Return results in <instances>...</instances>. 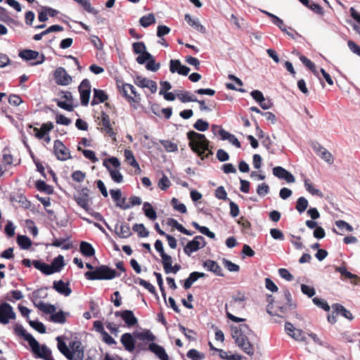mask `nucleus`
<instances>
[{
  "mask_svg": "<svg viewBox=\"0 0 360 360\" xmlns=\"http://www.w3.org/2000/svg\"><path fill=\"white\" fill-rule=\"evenodd\" d=\"M187 138L191 150L197 154L202 160L209 158L213 155L212 147L210 146V141L204 134L195 131H189L187 133Z\"/></svg>",
  "mask_w": 360,
  "mask_h": 360,
  "instance_id": "f257e3e1",
  "label": "nucleus"
},
{
  "mask_svg": "<svg viewBox=\"0 0 360 360\" xmlns=\"http://www.w3.org/2000/svg\"><path fill=\"white\" fill-rule=\"evenodd\" d=\"M251 334H253V333L247 324L231 327V335L236 345L250 356H252L255 353L254 346L249 339V335Z\"/></svg>",
  "mask_w": 360,
  "mask_h": 360,
  "instance_id": "f03ea898",
  "label": "nucleus"
},
{
  "mask_svg": "<svg viewBox=\"0 0 360 360\" xmlns=\"http://www.w3.org/2000/svg\"><path fill=\"white\" fill-rule=\"evenodd\" d=\"M86 279L94 280H110L120 275L117 274L115 269L110 268L106 265H101L96 267L94 271H89L84 274Z\"/></svg>",
  "mask_w": 360,
  "mask_h": 360,
  "instance_id": "7ed1b4c3",
  "label": "nucleus"
},
{
  "mask_svg": "<svg viewBox=\"0 0 360 360\" xmlns=\"http://www.w3.org/2000/svg\"><path fill=\"white\" fill-rule=\"evenodd\" d=\"M297 304L292 300V295L288 289L283 291V299L282 302L278 301L276 303V310L274 312V316L284 317L285 314L289 311L295 309Z\"/></svg>",
  "mask_w": 360,
  "mask_h": 360,
  "instance_id": "20e7f679",
  "label": "nucleus"
},
{
  "mask_svg": "<svg viewBox=\"0 0 360 360\" xmlns=\"http://www.w3.org/2000/svg\"><path fill=\"white\" fill-rule=\"evenodd\" d=\"M103 165L107 169L115 183L120 184L123 181L124 177L120 172L121 164L117 158L110 157L103 160Z\"/></svg>",
  "mask_w": 360,
  "mask_h": 360,
  "instance_id": "39448f33",
  "label": "nucleus"
},
{
  "mask_svg": "<svg viewBox=\"0 0 360 360\" xmlns=\"http://www.w3.org/2000/svg\"><path fill=\"white\" fill-rule=\"evenodd\" d=\"M119 93L129 103H138L141 101V96L139 94L134 86L130 84L124 83L118 80L116 82Z\"/></svg>",
  "mask_w": 360,
  "mask_h": 360,
  "instance_id": "423d86ee",
  "label": "nucleus"
},
{
  "mask_svg": "<svg viewBox=\"0 0 360 360\" xmlns=\"http://www.w3.org/2000/svg\"><path fill=\"white\" fill-rule=\"evenodd\" d=\"M98 129L100 131L110 137L114 142H116L117 131L112 126L110 116L105 112L101 111L100 115L98 117Z\"/></svg>",
  "mask_w": 360,
  "mask_h": 360,
  "instance_id": "0eeeda50",
  "label": "nucleus"
},
{
  "mask_svg": "<svg viewBox=\"0 0 360 360\" xmlns=\"http://www.w3.org/2000/svg\"><path fill=\"white\" fill-rule=\"evenodd\" d=\"M246 300V297L245 295L244 292H238L236 295H233L231 297V300L229 302V304H226L225 305V309L226 316L229 318V319L231 320L232 321L239 323L243 322L245 321L244 319L237 317L233 314H231L228 311V306H229L231 308L235 307L236 304H238L240 305V308L244 309L245 308V300Z\"/></svg>",
  "mask_w": 360,
  "mask_h": 360,
  "instance_id": "6e6552de",
  "label": "nucleus"
},
{
  "mask_svg": "<svg viewBox=\"0 0 360 360\" xmlns=\"http://www.w3.org/2000/svg\"><path fill=\"white\" fill-rule=\"evenodd\" d=\"M30 346L32 353L36 357L44 360H54L51 355V349L46 345H39L38 341L35 339L31 340Z\"/></svg>",
  "mask_w": 360,
  "mask_h": 360,
  "instance_id": "1a4fd4ad",
  "label": "nucleus"
},
{
  "mask_svg": "<svg viewBox=\"0 0 360 360\" xmlns=\"http://www.w3.org/2000/svg\"><path fill=\"white\" fill-rule=\"evenodd\" d=\"M53 153L56 158L60 161H65L72 158L70 150L58 139L54 141Z\"/></svg>",
  "mask_w": 360,
  "mask_h": 360,
  "instance_id": "9d476101",
  "label": "nucleus"
},
{
  "mask_svg": "<svg viewBox=\"0 0 360 360\" xmlns=\"http://www.w3.org/2000/svg\"><path fill=\"white\" fill-rule=\"evenodd\" d=\"M69 354L66 358L69 360H83L84 347L79 341H73L70 343Z\"/></svg>",
  "mask_w": 360,
  "mask_h": 360,
  "instance_id": "9b49d317",
  "label": "nucleus"
},
{
  "mask_svg": "<svg viewBox=\"0 0 360 360\" xmlns=\"http://www.w3.org/2000/svg\"><path fill=\"white\" fill-rule=\"evenodd\" d=\"M53 77L57 84L66 86L72 82V77L67 72L65 69L59 67L53 72Z\"/></svg>",
  "mask_w": 360,
  "mask_h": 360,
  "instance_id": "f8f14e48",
  "label": "nucleus"
},
{
  "mask_svg": "<svg viewBox=\"0 0 360 360\" xmlns=\"http://www.w3.org/2000/svg\"><path fill=\"white\" fill-rule=\"evenodd\" d=\"M78 89L80 94L81 104L86 106L89 102L91 94V84L89 79H83Z\"/></svg>",
  "mask_w": 360,
  "mask_h": 360,
  "instance_id": "ddd939ff",
  "label": "nucleus"
},
{
  "mask_svg": "<svg viewBox=\"0 0 360 360\" xmlns=\"http://www.w3.org/2000/svg\"><path fill=\"white\" fill-rule=\"evenodd\" d=\"M15 314L8 303L0 304V323L7 324L11 319H15Z\"/></svg>",
  "mask_w": 360,
  "mask_h": 360,
  "instance_id": "4468645a",
  "label": "nucleus"
},
{
  "mask_svg": "<svg viewBox=\"0 0 360 360\" xmlns=\"http://www.w3.org/2000/svg\"><path fill=\"white\" fill-rule=\"evenodd\" d=\"M19 56L27 61L39 58V60L33 63L32 65H39L45 60V56L44 54L39 55L38 51L30 49H25L20 51Z\"/></svg>",
  "mask_w": 360,
  "mask_h": 360,
  "instance_id": "2eb2a0df",
  "label": "nucleus"
},
{
  "mask_svg": "<svg viewBox=\"0 0 360 360\" xmlns=\"http://www.w3.org/2000/svg\"><path fill=\"white\" fill-rule=\"evenodd\" d=\"M115 316L121 317L128 327H132L138 323V320L131 310L117 311Z\"/></svg>",
  "mask_w": 360,
  "mask_h": 360,
  "instance_id": "dca6fc26",
  "label": "nucleus"
},
{
  "mask_svg": "<svg viewBox=\"0 0 360 360\" xmlns=\"http://www.w3.org/2000/svg\"><path fill=\"white\" fill-rule=\"evenodd\" d=\"M190 70V68L182 65L179 60L171 59L169 61V71L172 73L177 72L179 75L186 76Z\"/></svg>",
  "mask_w": 360,
  "mask_h": 360,
  "instance_id": "f3484780",
  "label": "nucleus"
},
{
  "mask_svg": "<svg viewBox=\"0 0 360 360\" xmlns=\"http://www.w3.org/2000/svg\"><path fill=\"white\" fill-rule=\"evenodd\" d=\"M110 193L112 200L115 202L117 207L122 210H127L130 208L129 203L126 202V198L122 197V192L120 189H111L110 190Z\"/></svg>",
  "mask_w": 360,
  "mask_h": 360,
  "instance_id": "a211bd4d",
  "label": "nucleus"
},
{
  "mask_svg": "<svg viewBox=\"0 0 360 360\" xmlns=\"http://www.w3.org/2000/svg\"><path fill=\"white\" fill-rule=\"evenodd\" d=\"M75 200L77 205L84 209L86 211L89 210V190L87 188H82L79 192V195L75 196Z\"/></svg>",
  "mask_w": 360,
  "mask_h": 360,
  "instance_id": "6ab92c4d",
  "label": "nucleus"
},
{
  "mask_svg": "<svg viewBox=\"0 0 360 360\" xmlns=\"http://www.w3.org/2000/svg\"><path fill=\"white\" fill-rule=\"evenodd\" d=\"M273 174L281 179H285L288 183H294V176L282 167L278 166L273 169Z\"/></svg>",
  "mask_w": 360,
  "mask_h": 360,
  "instance_id": "aec40b11",
  "label": "nucleus"
},
{
  "mask_svg": "<svg viewBox=\"0 0 360 360\" xmlns=\"http://www.w3.org/2000/svg\"><path fill=\"white\" fill-rule=\"evenodd\" d=\"M120 342L127 351L131 352L134 350L136 341L131 333H124L121 336Z\"/></svg>",
  "mask_w": 360,
  "mask_h": 360,
  "instance_id": "412c9836",
  "label": "nucleus"
},
{
  "mask_svg": "<svg viewBox=\"0 0 360 360\" xmlns=\"http://www.w3.org/2000/svg\"><path fill=\"white\" fill-rule=\"evenodd\" d=\"M69 285V283H65L62 280L55 281L53 283V289L56 290V291H57L58 293L65 296H69L72 292V290Z\"/></svg>",
  "mask_w": 360,
  "mask_h": 360,
  "instance_id": "4be33fe9",
  "label": "nucleus"
},
{
  "mask_svg": "<svg viewBox=\"0 0 360 360\" xmlns=\"http://www.w3.org/2000/svg\"><path fill=\"white\" fill-rule=\"evenodd\" d=\"M148 349L154 353L160 360H169V356L162 346L152 342L149 344Z\"/></svg>",
  "mask_w": 360,
  "mask_h": 360,
  "instance_id": "5701e85b",
  "label": "nucleus"
},
{
  "mask_svg": "<svg viewBox=\"0 0 360 360\" xmlns=\"http://www.w3.org/2000/svg\"><path fill=\"white\" fill-rule=\"evenodd\" d=\"M203 266L207 269V270L214 273L217 276H224L222 269L217 262L214 260L207 259L203 262Z\"/></svg>",
  "mask_w": 360,
  "mask_h": 360,
  "instance_id": "b1692460",
  "label": "nucleus"
},
{
  "mask_svg": "<svg viewBox=\"0 0 360 360\" xmlns=\"http://www.w3.org/2000/svg\"><path fill=\"white\" fill-rule=\"evenodd\" d=\"M314 150L323 160L329 164L333 163L334 158L332 154L324 147L321 146L320 144H316L314 146Z\"/></svg>",
  "mask_w": 360,
  "mask_h": 360,
  "instance_id": "393cba45",
  "label": "nucleus"
},
{
  "mask_svg": "<svg viewBox=\"0 0 360 360\" xmlns=\"http://www.w3.org/2000/svg\"><path fill=\"white\" fill-rule=\"evenodd\" d=\"M116 234L122 238H127L132 235L130 226L128 224L122 223L121 224H116L115 226Z\"/></svg>",
  "mask_w": 360,
  "mask_h": 360,
  "instance_id": "a878e982",
  "label": "nucleus"
},
{
  "mask_svg": "<svg viewBox=\"0 0 360 360\" xmlns=\"http://www.w3.org/2000/svg\"><path fill=\"white\" fill-rule=\"evenodd\" d=\"M108 99V94L101 89H94V96L91 101V105H96L101 103H104Z\"/></svg>",
  "mask_w": 360,
  "mask_h": 360,
  "instance_id": "bb28decb",
  "label": "nucleus"
},
{
  "mask_svg": "<svg viewBox=\"0 0 360 360\" xmlns=\"http://www.w3.org/2000/svg\"><path fill=\"white\" fill-rule=\"evenodd\" d=\"M10 200L13 202H18L19 205L24 208H29L30 207V202L22 193H16L11 194L10 196Z\"/></svg>",
  "mask_w": 360,
  "mask_h": 360,
  "instance_id": "cd10ccee",
  "label": "nucleus"
},
{
  "mask_svg": "<svg viewBox=\"0 0 360 360\" xmlns=\"http://www.w3.org/2000/svg\"><path fill=\"white\" fill-rule=\"evenodd\" d=\"M124 157L126 159V161L128 162L129 165L135 168V173L136 174H140L141 172V169L140 168V166L135 159L134 154L131 150L126 149L124 150Z\"/></svg>",
  "mask_w": 360,
  "mask_h": 360,
  "instance_id": "c85d7f7f",
  "label": "nucleus"
},
{
  "mask_svg": "<svg viewBox=\"0 0 360 360\" xmlns=\"http://www.w3.org/2000/svg\"><path fill=\"white\" fill-rule=\"evenodd\" d=\"M167 225L172 226V228L176 229L179 232L187 235L191 236L193 233L186 229H185L181 224H180L176 219L173 218H168L167 219Z\"/></svg>",
  "mask_w": 360,
  "mask_h": 360,
  "instance_id": "c756f323",
  "label": "nucleus"
},
{
  "mask_svg": "<svg viewBox=\"0 0 360 360\" xmlns=\"http://www.w3.org/2000/svg\"><path fill=\"white\" fill-rule=\"evenodd\" d=\"M81 253L86 257H92L95 255V250L93 246L88 242L82 241L79 245Z\"/></svg>",
  "mask_w": 360,
  "mask_h": 360,
  "instance_id": "7c9ffc66",
  "label": "nucleus"
},
{
  "mask_svg": "<svg viewBox=\"0 0 360 360\" xmlns=\"http://www.w3.org/2000/svg\"><path fill=\"white\" fill-rule=\"evenodd\" d=\"M332 307L335 312H336L337 314H340L342 316H343L348 320L352 321L354 319V316H352V313L342 304L336 303L333 304Z\"/></svg>",
  "mask_w": 360,
  "mask_h": 360,
  "instance_id": "2f4dec72",
  "label": "nucleus"
},
{
  "mask_svg": "<svg viewBox=\"0 0 360 360\" xmlns=\"http://www.w3.org/2000/svg\"><path fill=\"white\" fill-rule=\"evenodd\" d=\"M34 305L41 311L47 314H52L56 312V307L53 304L45 303L42 301H39V302L34 303Z\"/></svg>",
  "mask_w": 360,
  "mask_h": 360,
  "instance_id": "473e14b6",
  "label": "nucleus"
},
{
  "mask_svg": "<svg viewBox=\"0 0 360 360\" xmlns=\"http://www.w3.org/2000/svg\"><path fill=\"white\" fill-rule=\"evenodd\" d=\"M32 264L37 269L41 271L46 275L53 274V271L51 270L50 265L42 262L40 260H33Z\"/></svg>",
  "mask_w": 360,
  "mask_h": 360,
  "instance_id": "72a5a7b5",
  "label": "nucleus"
},
{
  "mask_svg": "<svg viewBox=\"0 0 360 360\" xmlns=\"http://www.w3.org/2000/svg\"><path fill=\"white\" fill-rule=\"evenodd\" d=\"M202 248L200 241L191 240L189 241L184 248V251L186 255L190 256L192 252L198 251L199 249Z\"/></svg>",
  "mask_w": 360,
  "mask_h": 360,
  "instance_id": "f704fd0d",
  "label": "nucleus"
},
{
  "mask_svg": "<svg viewBox=\"0 0 360 360\" xmlns=\"http://www.w3.org/2000/svg\"><path fill=\"white\" fill-rule=\"evenodd\" d=\"M185 20L187 23L197 31L205 33L206 30L198 20H193L189 14L185 15Z\"/></svg>",
  "mask_w": 360,
  "mask_h": 360,
  "instance_id": "c9c22d12",
  "label": "nucleus"
},
{
  "mask_svg": "<svg viewBox=\"0 0 360 360\" xmlns=\"http://www.w3.org/2000/svg\"><path fill=\"white\" fill-rule=\"evenodd\" d=\"M14 330L18 335L22 337L27 341L29 345L31 344V340H35V338L31 334L28 333L22 326L16 325L14 328Z\"/></svg>",
  "mask_w": 360,
  "mask_h": 360,
  "instance_id": "e433bc0d",
  "label": "nucleus"
},
{
  "mask_svg": "<svg viewBox=\"0 0 360 360\" xmlns=\"http://www.w3.org/2000/svg\"><path fill=\"white\" fill-rule=\"evenodd\" d=\"M64 264V258L62 255H58L53 259L51 264L50 265L51 270L53 271V273L60 271Z\"/></svg>",
  "mask_w": 360,
  "mask_h": 360,
  "instance_id": "4c0bfd02",
  "label": "nucleus"
},
{
  "mask_svg": "<svg viewBox=\"0 0 360 360\" xmlns=\"http://www.w3.org/2000/svg\"><path fill=\"white\" fill-rule=\"evenodd\" d=\"M143 210L145 215L150 220H155L157 218V214L152 205L149 202H144Z\"/></svg>",
  "mask_w": 360,
  "mask_h": 360,
  "instance_id": "58836bf2",
  "label": "nucleus"
},
{
  "mask_svg": "<svg viewBox=\"0 0 360 360\" xmlns=\"http://www.w3.org/2000/svg\"><path fill=\"white\" fill-rule=\"evenodd\" d=\"M191 225L196 230L199 231L201 233L207 236L210 238L214 239L215 238V234L210 231L207 227L200 226L196 221H193Z\"/></svg>",
  "mask_w": 360,
  "mask_h": 360,
  "instance_id": "ea45409f",
  "label": "nucleus"
},
{
  "mask_svg": "<svg viewBox=\"0 0 360 360\" xmlns=\"http://www.w3.org/2000/svg\"><path fill=\"white\" fill-rule=\"evenodd\" d=\"M139 22L143 27H148L155 22V18L153 13H149L142 16L139 20Z\"/></svg>",
  "mask_w": 360,
  "mask_h": 360,
  "instance_id": "a19ab883",
  "label": "nucleus"
},
{
  "mask_svg": "<svg viewBox=\"0 0 360 360\" xmlns=\"http://www.w3.org/2000/svg\"><path fill=\"white\" fill-rule=\"evenodd\" d=\"M132 229L134 232L137 233L139 237L146 238L149 235V231L146 229L143 224H135Z\"/></svg>",
  "mask_w": 360,
  "mask_h": 360,
  "instance_id": "79ce46f5",
  "label": "nucleus"
},
{
  "mask_svg": "<svg viewBox=\"0 0 360 360\" xmlns=\"http://www.w3.org/2000/svg\"><path fill=\"white\" fill-rule=\"evenodd\" d=\"M219 353L221 359L225 360H240L241 356L238 354H229V352H226L221 349H215Z\"/></svg>",
  "mask_w": 360,
  "mask_h": 360,
  "instance_id": "37998d69",
  "label": "nucleus"
},
{
  "mask_svg": "<svg viewBox=\"0 0 360 360\" xmlns=\"http://www.w3.org/2000/svg\"><path fill=\"white\" fill-rule=\"evenodd\" d=\"M177 98L182 103L197 101V98L195 96L191 95L188 91H180L179 94H177Z\"/></svg>",
  "mask_w": 360,
  "mask_h": 360,
  "instance_id": "c03bdc74",
  "label": "nucleus"
},
{
  "mask_svg": "<svg viewBox=\"0 0 360 360\" xmlns=\"http://www.w3.org/2000/svg\"><path fill=\"white\" fill-rule=\"evenodd\" d=\"M17 243L18 245L23 250H27L32 245L31 240L26 236H18L17 237Z\"/></svg>",
  "mask_w": 360,
  "mask_h": 360,
  "instance_id": "a18cd8bd",
  "label": "nucleus"
},
{
  "mask_svg": "<svg viewBox=\"0 0 360 360\" xmlns=\"http://www.w3.org/2000/svg\"><path fill=\"white\" fill-rule=\"evenodd\" d=\"M35 186L38 191H44L48 194H51L53 193V188H51V186L47 185L44 181H37L35 183Z\"/></svg>",
  "mask_w": 360,
  "mask_h": 360,
  "instance_id": "49530a36",
  "label": "nucleus"
},
{
  "mask_svg": "<svg viewBox=\"0 0 360 360\" xmlns=\"http://www.w3.org/2000/svg\"><path fill=\"white\" fill-rule=\"evenodd\" d=\"M51 321L54 323H64L66 321L65 314L63 311L54 312L51 315Z\"/></svg>",
  "mask_w": 360,
  "mask_h": 360,
  "instance_id": "de8ad7c7",
  "label": "nucleus"
},
{
  "mask_svg": "<svg viewBox=\"0 0 360 360\" xmlns=\"http://www.w3.org/2000/svg\"><path fill=\"white\" fill-rule=\"evenodd\" d=\"M171 205L173 208L179 212L181 214H185L187 212L186 207L184 204L179 202V200L176 198H173L171 200Z\"/></svg>",
  "mask_w": 360,
  "mask_h": 360,
  "instance_id": "09e8293b",
  "label": "nucleus"
},
{
  "mask_svg": "<svg viewBox=\"0 0 360 360\" xmlns=\"http://www.w3.org/2000/svg\"><path fill=\"white\" fill-rule=\"evenodd\" d=\"M308 207V200L304 197H300L296 202L295 208L300 212H304Z\"/></svg>",
  "mask_w": 360,
  "mask_h": 360,
  "instance_id": "8fccbe9b",
  "label": "nucleus"
},
{
  "mask_svg": "<svg viewBox=\"0 0 360 360\" xmlns=\"http://www.w3.org/2000/svg\"><path fill=\"white\" fill-rule=\"evenodd\" d=\"M56 340L58 342V350L66 357L69 354L70 347H68L66 343L63 340L61 337H57Z\"/></svg>",
  "mask_w": 360,
  "mask_h": 360,
  "instance_id": "3c124183",
  "label": "nucleus"
},
{
  "mask_svg": "<svg viewBox=\"0 0 360 360\" xmlns=\"http://www.w3.org/2000/svg\"><path fill=\"white\" fill-rule=\"evenodd\" d=\"M266 13L271 18V20L274 25L278 26L283 32H286V25L284 24L283 20L279 18L278 16L271 14L270 13L266 12Z\"/></svg>",
  "mask_w": 360,
  "mask_h": 360,
  "instance_id": "603ef678",
  "label": "nucleus"
},
{
  "mask_svg": "<svg viewBox=\"0 0 360 360\" xmlns=\"http://www.w3.org/2000/svg\"><path fill=\"white\" fill-rule=\"evenodd\" d=\"M135 283H139L140 285L144 287L153 295H157L156 290H155V287L152 284H150L149 282H148L141 278H138L137 280L135 281Z\"/></svg>",
  "mask_w": 360,
  "mask_h": 360,
  "instance_id": "864d4df0",
  "label": "nucleus"
},
{
  "mask_svg": "<svg viewBox=\"0 0 360 360\" xmlns=\"http://www.w3.org/2000/svg\"><path fill=\"white\" fill-rule=\"evenodd\" d=\"M160 142L167 152H175L178 150L177 144L170 141L162 140Z\"/></svg>",
  "mask_w": 360,
  "mask_h": 360,
  "instance_id": "5fc2aeb1",
  "label": "nucleus"
},
{
  "mask_svg": "<svg viewBox=\"0 0 360 360\" xmlns=\"http://www.w3.org/2000/svg\"><path fill=\"white\" fill-rule=\"evenodd\" d=\"M162 257V263L165 270V272H167V270L172 265V257L165 252L160 255Z\"/></svg>",
  "mask_w": 360,
  "mask_h": 360,
  "instance_id": "6e6d98bb",
  "label": "nucleus"
},
{
  "mask_svg": "<svg viewBox=\"0 0 360 360\" xmlns=\"http://www.w3.org/2000/svg\"><path fill=\"white\" fill-rule=\"evenodd\" d=\"M193 127L200 131H205L209 129V123L202 119H198L194 123Z\"/></svg>",
  "mask_w": 360,
  "mask_h": 360,
  "instance_id": "4d7b16f0",
  "label": "nucleus"
},
{
  "mask_svg": "<svg viewBox=\"0 0 360 360\" xmlns=\"http://www.w3.org/2000/svg\"><path fill=\"white\" fill-rule=\"evenodd\" d=\"M77 150H82L84 156L90 160L92 162L95 163L98 161V158L96 156V154L93 150L86 149L82 150L80 146H78Z\"/></svg>",
  "mask_w": 360,
  "mask_h": 360,
  "instance_id": "13d9d810",
  "label": "nucleus"
},
{
  "mask_svg": "<svg viewBox=\"0 0 360 360\" xmlns=\"http://www.w3.org/2000/svg\"><path fill=\"white\" fill-rule=\"evenodd\" d=\"M187 356L192 360H202L205 358V354L195 349H191L187 352Z\"/></svg>",
  "mask_w": 360,
  "mask_h": 360,
  "instance_id": "bf43d9fd",
  "label": "nucleus"
},
{
  "mask_svg": "<svg viewBox=\"0 0 360 360\" xmlns=\"http://www.w3.org/2000/svg\"><path fill=\"white\" fill-rule=\"evenodd\" d=\"M160 68V64L158 63H156L153 56H152V58L149 59L147 63H146V68L148 70L152 71V72H156L158 71Z\"/></svg>",
  "mask_w": 360,
  "mask_h": 360,
  "instance_id": "052dcab7",
  "label": "nucleus"
},
{
  "mask_svg": "<svg viewBox=\"0 0 360 360\" xmlns=\"http://www.w3.org/2000/svg\"><path fill=\"white\" fill-rule=\"evenodd\" d=\"M304 186L306 190L311 194L322 196V193L319 189L315 188L309 179L304 181Z\"/></svg>",
  "mask_w": 360,
  "mask_h": 360,
  "instance_id": "680f3d73",
  "label": "nucleus"
},
{
  "mask_svg": "<svg viewBox=\"0 0 360 360\" xmlns=\"http://www.w3.org/2000/svg\"><path fill=\"white\" fill-rule=\"evenodd\" d=\"M312 301L314 304L323 309L324 311H328L330 310V306L326 300L319 297H314L312 299Z\"/></svg>",
  "mask_w": 360,
  "mask_h": 360,
  "instance_id": "e2e57ef3",
  "label": "nucleus"
},
{
  "mask_svg": "<svg viewBox=\"0 0 360 360\" xmlns=\"http://www.w3.org/2000/svg\"><path fill=\"white\" fill-rule=\"evenodd\" d=\"M137 337L141 340H148L153 342L155 340V336L150 330L139 333L137 335Z\"/></svg>",
  "mask_w": 360,
  "mask_h": 360,
  "instance_id": "0e129e2a",
  "label": "nucleus"
},
{
  "mask_svg": "<svg viewBox=\"0 0 360 360\" xmlns=\"http://www.w3.org/2000/svg\"><path fill=\"white\" fill-rule=\"evenodd\" d=\"M300 60L307 68H308L314 74H316V67L313 62H311L309 59L303 55L300 56Z\"/></svg>",
  "mask_w": 360,
  "mask_h": 360,
  "instance_id": "69168bd1",
  "label": "nucleus"
},
{
  "mask_svg": "<svg viewBox=\"0 0 360 360\" xmlns=\"http://www.w3.org/2000/svg\"><path fill=\"white\" fill-rule=\"evenodd\" d=\"M224 266L231 272H238L240 270V266L238 264L233 263L226 259H223Z\"/></svg>",
  "mask_w": 360,
  "mask_h": 360,
  "instance_id": "338daca9",
  "label": "nucleus"
},
{
  "mask_svg": "<svg viewBox=\"0 0 360 360\" xmlns=\"http://www.w3.org/2000/svg\"><path fill=\"white\" fill-rule=\"evenodd\" d=\"M301 291L303 294L307 295L309 297H312L316 294V290L313 287L309 286L306 284H301Z\"/></svg>",
  "mask_w": 360,
  "mask_h": 360,
  "instance_id": "774afa93",
  "label": "nucleus"
}]
</instances>
